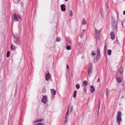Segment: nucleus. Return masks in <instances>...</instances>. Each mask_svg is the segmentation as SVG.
<instances>
[{"instance_id": "nucleus-10", "label": "nucleus", "mask_w": 125, "mask_h": 125, "mask_svg": "<svg viewBox=\"0 0 125 125\" xmlns=\"http://www.w3.org/2000/svg\"><path fill=\"white\" fill-rule=\"evenodd\" d=\"M100 58V56H96L94 59V62H96Z\"/></svg>"}, {"instance_id": "nucleus-8", "label": "nucleus", "mask_w": 125, "mask_h": 125, "mask_svg": "<svg viewBox=\"0 0 125 125\" xmlns=\"http://www.w3.org/2000/svg\"><path fill=\"white\" fill-rule=\"evenodd\" d=\"M61 9L62 11H65L66 10L65 6L64 4H62L61 5Z\"/></svg>"}, {"instance_id": "nucleus-3", "label": "nucleus", "mask_w": 125, "mask_h": 125, "mask_svg": "<svg viewBox=\"0 0 125 125\" xmlns=\"http://www.w3.org/2000/svg\"><path fill=\"white\" fill-rule=\"evenodd\" d=\"M92 64L90 63L89 64L88 70L87 77H90L92 73Z\"/></svg>"}, {"instance_id": "nucleus-13", "label": "nucleus", "mask_w": 125, "mask_h": 125, "mask_svg": "<svg viewBox=\"0 0 125 125\" xmlns=\"http://www.w3.org/2000/svg\"><path fill=\"white\" fill-rule=\"evenodd\" d=\"M110 34L111 35V39L112 40H114L115 37V34L114 33L112 32L110 33Z\"/></svg>"}, {"instance_id": "nucleus-22", "label": "nucleus", "mask_w": 125, "mask_h": 125, "mask_svg": "<svg viewBox=\"0 0 125 125\" xmlns=\"http://www.w3.org/2000/svg\"><path fill=\"white\" fill-rule=\"evenodd\" d=\"M86 21L85 20H83L82 21V24L85 25L86 23Z\"/></svg>"}, {"instance_id": "nucleus-5", "label": "nucleus", "mask_w": 125, "mask_h": 125, "mask_svg": "<svg viewBox=\"0 0 125 125\" xmlns=\"http://www.w3.org/2000/svg\"><path fill=\"white\" fill-rule=\"evenodd\" d=\"M95 34L96 36V39L98 40L99 39L100 36V30H98L95 28Z\"/></svg>"}, {"instance_id": "nucleus-16", "label": "nucleus", "mask_w": 125, "mask_h": 125, "mask_svg": "<svg viewBox=\"0 0 125 125\" xmlns=\"http://www.w3.org/2000/svg\"><path fill=\"white\" fill-rule=\"evenodd\" d=\"M43 120V119H39L35 121L34 122V123H36L38 122H42Z\"/></svg>"}, {"instance_id": "nucleus-31", "label": "nucleus", "mask_w": 125, "mask_h": 125, "mask_svg": "<svg viewBox=\"0 0 125 125\" xmlns=\"http://www.w3.org/2000/svg\"><path fill=\"white\" fill-rule=\"evenodd\" d=\"M38 125H44V124L41 123H37Z\"/></svg>"}, {"instance_id": "nucleus-37", "label": "nucleus", "mask_w": 125, "mask_h": 125, "mask_svg": "<svg viewBox=\"0 0 125 125\" xmlns=\"http://www.w3.org/2000/svg\"><path fill=\"white\" fill-rule=\"evenodd\" d=\"M116 14L117 15V18H118V13L117 12H116Z\"/></svg>"}, {"instance_id": "nucleus-7", "label": "nucleus", "mask_w": 125, "mask_h": 125, "mask_svg": "<svg viewBox=\"0 0 125 125\" xmlns=\"http://www.w3.org/2000/svg\"><path fill=\"white\" fill-rule=\"evenodd\" d=\"M41 101L44 104H46L47 101V96L45 95L43 96L42 98Z\"/></svg>"}, {"instance_id": "nucleus-26", "label": "nucleus", "mask_w": 125, "mask_h": 125, "mask_svg": "<svg viewBox=\"0 0 125 125\" xmlns=\"http://www.w3.org/2000/svg\"><path fill=\"white\" fill-rule=\"evenodd\" d=\"M61 40V39L60 38H58L56 39V41L57 42H59Z\"/></svg>"}, {"instance_id": "nucleus-36", "label": "nucleus", "mask_w": 125, "mask_h": 125, "mask_svg": "<svg viewBox=\"0 0 125 125\" xmlns=\"http://www.w3.org/2000/svg\"><path fill=\"white\" fill-rule=\"evenodd\" d=\"M76 88L77 89H79L80 88V86H76Z\"/></svg>"}, {"instance_id": "nucleus-4", "label": "nucleus", "mask_w": 125, "mask_h": 125, "mask_svg": "<svg viewBox=\"0 0 125 125\" xmlns=\"http://www.w3.org/2000/svg\"><path fill=\"white\" fill-rule=\"evenodd\" d=\"M121 113L120 112H119L117 113L116 116V119L117 123L119 125L120 122L121 121L122 119L121 118Z\"/></svg>"}, {"instance_id": "nucleus-38", "label": "nucleus", "mask_w": 125, "mask_h": 125, "mask_svg": "<svg viewBox=\"0 0 125 125\" xmlns=\"http://www.w3.org/2000/svg\"><path fill=\"white\" fill-rule=\"evenodd\" d=\"M84 34V33H82V35H80L81 38V36L83 34Z\"/></svg>"}, {"instance_id": "nucleus-39", "label": "nucleus", "mask_w": 125, "mask_h": 125, "mask_svg": "<svg viewBox=\"0 0 125 125\" xmlns=\"http://www.w3.org/2000/svg\"><path fill=\"white\" fill-rule=\"evenodd\" d=\"M123 14L124 15H125V10L123 11Z\"/></svg>"}, {"instance_id": "nucleus-11", "label": "nucleus", "mask_w": 125, "mask_h": 125, "mask_svg": "<svg viewBox=\"0 0 125 125\" xmlns=\"http://www.w3.org/2000/svg\"><path fill=\"white\" fill-rule=\"evenodd\" d=\"M50 74L49 73H47L45 76L46 80L47 81H48L50 79Z\"/></svg>"}, {"instance_id": "nucleus-19", "label": "nucleus", "mask_w": 125, "mask_h": 125, "mask_svg": "<svg viewBox=\"0 0 125 125\" xmlns=\"http://www.w3.org/2000/svg\"><path fill=\"white\" fill-rule=\"evenodd\" d=\"M11 49L12 50H15V46L14 45H11Z\"/></svg>"}, {"instance_id": "nucleus-28", "label": "nucleus", "mask_w": 125, "mask_h": 125, "mask_svg": "<svg viewBox=\"0 0 125 125\" xmlns=\"http://www.w3.org/2000/svg\"><path fill=\"white\" fill-rule=\"evenodd\" d=\"M86 93V88H84L83 90V94H85Z\"/></svg>"}, {"instance_id": "nucleus-24", "label": "nucleus", "mask_w": 125, "mask_h": 125, "mask_svg": "<svg viewBox=\"0 0 125 125\" xmlns=\"http://www.w3.org/2000/svg\"><path fill=\"white\" fill-rule=\"evenodd\" d=\"M108 55H110L111 54V51L110 50H109L108 51Z\"/></svg>"}, {"instance_id": "nucleus-34", "label": "nucleus", "mask_w": 125, "mask_h": 125, "mask_svg": "<svg viewBox=\"0 0 125 125\" xmlns=\"http://www.w3.org/2000/svg\"><path fill=\"white\" fill-rule=\"evenodd\" d=\"M14 37L16 39V40L17 39H18V36H16L15 37Z\"/></svg>"}, {"instance_id": "nucleus-12", "label": "nucleus", "mask_w": 125, "mask_h": 125, "mask_svg": "<svg viewBox=\"0 0 125 125\" xmlns=\"http://www.w3.org/2000/svg\"><path fill=\"white\" fill-rule=\"evenodd\" d=\"M90 90L91 92L93 93L95 91V89L94 86H90Z\"/></svg>"}, {"instance_id": "nucleus-9", "label": "nucleus", "mask_w": 125, "mask_h": 125, "mask_svg": "<svg viewBox=\"0 0 125 125\" xmlns=\"http://www.w3.org/2000/svg\"><path fill=\"white\" fill-rule=\"evenodd\" d=\"M123 67L122 66H121L120 68L119 69V72L120 74H122V75L123 76Z\"/></svg>"}, {"instance_id": "nucleus-20", "label": "nucleus", "mask_w": 125, "mask_h": 125, "mask_svg": "<svg viewBox=\"0 0 125 125\" xmlns=\"http://www.w3.org/2000/svg\"><path fill=\"white\" fill-rule=\"evenodd\" d=\"M77 92L76 91H74L73 92V97H75L76 96Z\"/></svg>"}, {"instance_id": "nucleus-35", "label": "nucleus", "mask_w": 125, "mask_h": 125, "mask_svg": "<svg viewBox=\"0 0 125 125\" xmlns=\"http://www.w3.org/2000/svg\"><path fill=\"white\" fill-rule=\"evenodd\" d=\"M69 68V67L68 65H67V69H68Z\"/></svg>"}, {"instance_id": "nucleus-2", "label": "nucleus", "mask_w": 125, "mask_h": 125, "mask_svg": "<svg viewBox=\"0 0 125 125\" xmlns=\"http://www.w3.org/2000/svg\"><path fill=\"white\" fill-rule=\"evenodd\" d=\"M70 108V113L72 112L73 109V107L71 105V104H70L69 105L67 109V111L66 115L65 116V123L66 122L68 119V115L69 114Z\"/></svg>"}, {"instance_id": "nucleus-25", "label": "nucleus", "mask_w": 125, "mask_h": 125, "mask_svg": "<svg viewBox=\"0 0 125 125\" xmlns=\"http://www.w3.org/2000/svg\"><path fill=\"white\" fill-rule=\"evenodd\" d=\"M72 43V41L71 40H69L68 41V42L67 43V44L68 45H70Z\"/></svg>"}, {"instance_id": "nucleus-44", "label": "nucleus", "mask_w": 125, "mask_h": 125, "mask_svg": "<svg viewBox=\"0 0 125 125\" xmlns=\"http://www.w3.org/2000/svg\"><path fill=\"white\" fill-rule=\"evenodd\" d=\"M99 79H98L97 80V82H99Z\"/></svg>"}, {"instance_id": "nucleus-15", "label": "nucleus", "mask_w": 125, "mask_h": 125, "mask_svg": "<svg viewBox=\"0 0 125 125\" xmlns=\"http://www.w3.org/2000/svg\"><path fill=\"white\" fill-rule=\"evenodd\" d=\"M13 17H14V20H15V21H18V18L15 13H14L13 15Z\"/></svg>"}, {"instance_id": "nucleus-27", "label": "nucleus", "mask_w": 125, "mask_h": 125, "mask_svg": "<svg viewBox=\"0 0 125 125\" xmlns=\"http://www.w3.org/2000/svg\"><path fill=\"white\" fill-rule=\"evenodd\" d=\"M10 52L9 51H8L7 52L6 56L7 57H8L10 56Z\"/></svg>"}, {"instance_id": "nucleus-17", "label": "nucleus", "mask_w": 125, "mask_h": 125, "mask_svg": "<svg viewBox=\"0 0 125 125\" xmlns=\"http://www.w3.org/2000/svg\"><path fill=\"white\" fill-rule=\"evenodd\" d=\"M109 90L108 89H106V95L108 97V96L109 95Z\"/></svg>"}, {"instance_id": "nucleus-49", "label": "nucleus", "mask_w": 125, "mask_h": 125, "mask_svg": "<svg viewBox=\"0 0 125 125\" xmlns=\"http://www.w3.org/2000/svg\"><path fill=\"white\" fill-rule=\"evenodd\" d=\"M19 1H20V0H18Z\"/></svg>"}, {"instance_id": "nucleus-23", "label": "nucleus", "mask_w": 125, "mask_h": 125, "mask_svg": "<svg viewBox=\"0 0 125 125\" xmlns=\"http://www.w3.org/2000/svg\"><path fill=\"white\" fill-rule=\"evenodd\" d=\"M66 49L68 50H70L71 49V47L69 45H68L66 47Z\"/></svg>"}, {"instance_id": "nucleus-48", "label": "nucleus", "mask_w": 125, "mask_h": 125, "mask_svg": "<svg viewBox=\"0 0 125 125\" xmlns=\"http://www.w3.org/2000/svg\"><path fill=\"white\" fill-rule=\"evenodd\" d=\"M65 0L66 1H67L68 0Z\"/></svg>"}, {"instance_id": "nucleus-43", "label": "nucleus", "mask_w": 125, "mask_h": 125, "mask_svg": "<svg viewBox=\"0 0 125 125\" xmlns=\"http://www.w3.org/2000/svg\"><path fill=\"white\" fill-rule=\"evenodd\" d=\"M82 31H85V30H83Z\"/></svg>"}, {"instance_id": "nucleus-46", "label": "nucleus", "mask_w": 125, "mask_h": 125, "mask_svg": "<svg viewBox=\"0 0 125 125\" xmlns=\"http://www.w3.org/2000/svg\"><path fill=\"white\" fill-rule=\"evenodd\" d=\"M18 17H19V18L20 19H21V18L20 17L18 16Z\"/></svg>"}, {"instance_id": "nucleus-29", "label": "nucleus", "mask_w": 125, "mask_h": 125, "mask_svg": "<svg viewBox=\"0 0 125 125\" xmlns=\"http://www.w3.org/2000/svg\"><path fill=\"white\" fill-rule=\"evenodd\" d=\"M92 55L93 56H94L95 55V53L94 51H93L92 53Z\"/></svg>"}, {"instance_id": "nucleus-30", "label": "nucleus", "mask_w": 125, "mask_h": 125, "mask_svg": "<svg viewBox=\"0 0 125 125\" xmlns=\"http://www.w3.org/2000/svg\"><path fill=\"white\" fill-rule=\"evenodd\" d=\"M104 50L105 51L107 50V47L105 45L104 46Z\"/></svg>"}, {"instance_id": "nucleus-6", "label": "nucleus", "mask_w": 125, "mask_h": 125, "mask_svg": "<svg viewBox=\"0 0 125 125\" xmlns=\"http://www.w3.org/2000/svg\"><path fill=\"white\" fill-rule=\"evenodd\" d=\"M51 95H53V96L52 95L51 98V99L52 100L54 98V96L56 94V91L54 89H51Z\"/></svg>"}, {"instance_id": "nucleus-18", "label": "nucleus", "mask_w": 125, "mask_h": 125, "mask_svg": "<svg viewBox=\"0 0 125 125\" xmlns=\"http://www.w3.org/2000/svg\"><path fill=\"white\" fill-rule=\"evenodd\" d=\"M97 56L99 55V56H100V49L99 48H98L97 49Z\"/></svg>"}, {"instance_id": "nucleus-40", "label": "nucleus", "mask_w": 125, "mask_h": 125, "mask_svg": "<svg viewBox=\"0 0 125 125\" xmlns=\"http://www.w3.org/2000/svg\"><path fill=\"white\" fill-rule=\"evenodd\" d=\"M75 86H80V85L78 84H76Z\"/></svg>"}, {"instance_id": "nucleus-1", "label": "nucleus", "mask_w": 125, "mask_h": 125, "mask_svg": "<svg viewBox=\"0 0 125 125\" xmlns=\"http://www.w3.org/2000/svg\"><path fill=\"white\" fill-rule=\"evenodd\" d=\"M111 21V28L113 31L115 32H116L118 30V22L117 20L114 18L113 16L112 17Z\"/></svg>"}, {"instance_id": "nucleus-45", "label": "nucleus", "mask_w": 125, "mask_h": 125, "mask_svg": "<svg viewBox=\"0 0 125 125\" xmlns=\"http://www.w3.org/2000/svg\"><path fill=\"white\" fill-rule=\"evenodd\" d=\"M100 107V106H98V109H99V108Z\"/></svg>"}, {"instance_id": "nucleus-41", "label": "nucleus", "mask_w": 125, "mask_h": 125, "mask_svg": "<svg viewBox=\"0 0 125 125\" xmlns=\"http://www.w3.org/2000/svg\"><path fill=\"white\" fill-rule=\"evenodd\" d=\"M122 27H123V23L122 22Z\"/></svg>"}, {"instance_id": "nucleus-47", "label": "nucleus", "mask_w": 125, "mask_h": 125, "mask_svg": "<svg viewBox=\"0 0 125 125\" xmlns=\"http://www.w3.org/2000/svg\"><path fill=\"white\" fill-rule=\"evenodd\" d=\"M34 125H38V124H37H37H35Z\"/></svg>"}, {"instance_id": "nucleus-14", "label": "nucleus", "mask_w": 125, "mask_h": 125, "mask_svg": "<svg viewBox=\"0 0 125 125\" xmlns=\"http://www.w3.org/2000/svg\"><path fill=\"white\" fill-rule=\"evenodd\" d=\"M116 79L118 82L119 83L121 82H122V80L120 77H117L116 78Z\"/></svg>"}, {"instance_id": "nucleus-42", "label": "nucleus", "mask_w": 125, "mask_h": 125, "mask_svg": "<svg viewBox=\"0 0 125 125\" xmlns=\"http://www.w3.org/2000/svg\"><path fill=\"white\" fill-rule=\"evenodd\" d=\"M66 77L67 78V79H68L69 78V76L68 77L67 76V75H66Z\"/></svg>"}, {"instance_id": "nucleus-21", "label": "nucleus", "mask_w": 125, "mask_h": 125, "mask_svg": "<svg viewBox=\"0 0 125 125\" xmlns=\"http://www.w3.org/2000/svg\"><path fill=\"white\" fill-rule=\"evenodd\" d=\"M83 84L85 85H87L88 84V83L86 81H85L83 83Z\"/></svg>"}, {"instance_id": "nucleus-33", "label": "nucleus", "mask_w": 125, "mask_h": 125, "mask_svg": "<svg viewBox=\"0 0 125 125\" xmlns=\"http://www.w3.org/2000/svg\"><path fill=\"white\" fill-rule=\"evenodd\" d=\"M16 41L17 42L18 44H19L20 43L19 42V40L18 39H17L16 40Z\"/></svg>"}, {"instance_id": "nucleus-32", "label": "nucleus", "mask_w": 125, "mask_h": 125, "mask_svg": "<svg viewBox=\"0 0 125 125\" xmlns=\"http://www.w3.org/2000/svg\"><path fill=\"white\" fill-rule=\"evenodd\" d=\"M70 16H72L73 15V13L72 11H71L70 12Z\"/></svg>"}]
</instances>
